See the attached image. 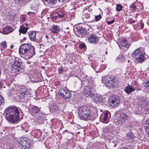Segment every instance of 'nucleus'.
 I'll list each match as a JSON object with an SVG mask.
<instances>
[{
    "label": "nucleus",
    "mask_w": 149,
    "mask_h": 149,
    "mask_svg": "<svg viewBox=\"0 0 149 149\" xmlns=\"http://www.w3.org/2000/svg\"><path fill=\"white\" fill-rule=\"evenodd\" d=\"M20 108L16 107H7L5 111L6 117L8 121L13 123L19 121Z\"/></svg>",
    "instance_id": "f257e3e1"
},
{
    "label": "nucleus",
    "mask_w": 149,
    "mask_h": 149,
    "mask_svg": "<svg viewBox=\"0 0 149 149\" xmlns=\"http://www.w3.org/2000/svg\"><path fill=\"white\" fill-rule=\"evenodd\" d=\"M19 51L21 56L27 57L29 58H32L35 54L34 47L29 44H22L19 48Z\"/></svg>",
    "instance_id": "f03ea898"
},
{
    "label": "nucleus",
    "mask_w": 149,
    "mask_h": 149,
    "mask_svg": "<svg viewBox=\"0 0 149 149\" xmlns=\"http://www.w3.org/2000/svg\"><path fill=\"white\" fill-rule=\"evenodd\" d=\"M90 113L89 109L86 106L80 108L78 112L79 116L80 118L85 120L91 119V116Z\"/></svg>",
    "instance_id": "7ed1b4c3"
},
{
    "label": "nucleus",
    "mask_w": 149,
    "mask_h": 149,
    "mask_svg": "<svg viewBox=\"0 0 149 149\" xmlns=\"http://www.w3.org/2000/svg\"><path fill=\"white\" fill-rule=\"evenodd\" d=\"M28 139L26 137L21 138L18 140V147L21 149H29L30 144Z\"/></svg>",
    "instance_id": "20e7f679"
},
{
    "label": "nucleus",
    "mask_w": 149,
    "mask_h": 149,
    "mask_svg": "<svg viewBox=\"0 0 149 149\" xmlns=\"http://www.w3.org/2000/svg\"><path fill=\"white\" fill-rule=\"evenodd\" d=\"M132 57L135 58L138 62L141 63L144 61V57L142 52L140 50V49H136L132 54Z\"/></svg>",
    "instance_id": "39448f33"
},
{
    "label": "nucleus",
    "mask_w": 149,
    "mask_h": 149,
    "mask_svg": "<svg viewBox=\"0 0 149 149\" xmlns=\"http://www.w3.org/2000/svg\"><path fill=\"white\" fill-rule=\"evenodd\" d=\"M28 89L24 86H21L18 96L21 99H25L29 94Z\"/></svg>",
    "instance_id": "423d86ee"
},
{
    "label": "nucleus",
    "mask_w": 149,
    "mask_h": 149,
    "mask_svg": "<svg viewBox=\"0 0 149 149\" xmlns=\"http://www.w3.org/2000/svg\"><path fill=\"white\" fill-rule=\"evenodd\" d=\"M21 60L18 58H16L15 59L13 64V70H16V72H21L22 70V68L20 67V65L21 64Z\"/></svg>",
    "instance_id": "0eeeda50"
},
{
    "label": "nucleus",
    "mask_w": 149,
    "mask_h": 149,
    "mask_svg": "<svg viewBox=\"0 0 149 149\" xmlns=\"http://www.w3.org/2000/svg\"><path fill=\"white\" fill-rule=\"evenodd\" d=\"M95 91V89L93 87H91L90 86H86L84 90V94L86 97H92V94Z\"/></svg>",
    "instance_id": "6e6552de"
},
{
    "label": "nucleus",
    "mask_w": 149,
    "mask_h": 149,
    "mask_svg": "<svg viewBox=\"0 0 149 149\" xmlns=\"http://www.w3.org/2000/svg\"><path fill=\"white\" fill-rule=\"evenodd\" d=\"M110 100L111 102L110 104L112 107H116L119 106L120 102V99L117 95L113 96Z\"/></svg>",
    "instance_id": "1a4fd4ad"
},
{
    "label": "nucleus",
    "mask_w": 149,
    "mask_h": 149,
    "mask_svg": "<svg viewBox=\"0 0 149 149\" xmlns=\"http://www.w3.org/2000/svg\"><path fill=\"white\" fill-rule=\"evenodd\" d=\"M58 94L61 97H63L65 99L69 98L71 96V93L68 90L63 89H60Z\"/></svg>",
    "instance_id": "9d476101"
},
{
    "label": "nucleus",
    "mask_w": 149,
    "mask_h": 149,
    "mask_svg": "<svg viewBox=\"0 0 149 149\" xmlns=\"http://www.w3.org/2000/svg\"><path fill=\"white\" fill-rule=\"evenodd\" d=\"M36 32L35 31H31L29 34V37L30 39L32 41H35L39 43L41 42L42 36H40L38 38V37H36Z\"/></svg>",
    "instance_id": "9b49d317"
},
{
    "label": "nucleus",
    "mask_w": 149,
    "mask_h": 149,
    "mask_svg": "<svg viewBox=\"0 0 149 149\" xmlns=\"http://www.w3.org/2000/svg\"><path fill=\"white\" fill-rule=\"evenodd\" d=\"M102 81L108 86L111 87L115 86L113 79L105 77H102Z\"/></svg>",
    "instance_id": "f8f14e48"
},
{
    "label": "nucleus",
    "mask_w": 149,
    "mask_h": 149,
    "mask_svg": "<svg viewBox=\"0 0 149 149\" xmlns=\"http://www.w3.org/2000/svg\"><path fill=\"white\" fill-rule=\"evenodd\" d=\"M99 40L98 37L94 34L90 35L88 38L89 42L93 44H96L98 42Z\"/></svg>",
    "instance_id": "ddd939ff"
},
{
    "label": "nucleus",
    "mask_w": 149,
    "mask_h": 149,
    "mask_svg": "<svg viewBox=\"0 0 149 149\" xmlns=\"http://www.w3.org/2000/svg\"><path fill=\"white\" fill-rule=\"evenodd\" d=\"M128 118L127 115L125 113H122L120 114L118 120V123L120 125L122 124Z\"/></svg>",
    "instance_id": "4468645a"
},
{
    "label": "nucleus",
    "mask_w": 149,
    "mask_h": 149,
    "mask_svg": "<svg viewBox=\"0 0 149 149\" xmlns=\"http://www.w3.org/2000/svg\"><path fill=\"white\" fill-rule=\"evenodd\" d=\"M91 97L93 100L94 102L97 104H100V102H101L100 97L97 94L93 93L92 94V97Z\"/></svg>",
    "instance_id": "2eb2a0df"
},
{
    "label": "nucleus",
    "mask_w": 149,
    "mask_h": 149,
    "mask_svg": "<svg viewBox=\"0 0 149 149\" xmlns=\"http://www.w3.org/2000/svg\"><path fill=\"white\" fill-rule=\"evenodd\" d=\"M76 29L77 31L83 35H85L87 33V31L84 28L80 26H78L77 27Z\"/></svg>",
    "instance_id": "dca6fc26"
},
{
    "label": "nucleus",
    "mask_w": 149,
    "mask_h": 149,
    "mask_svg": "<svg viewBox=\"0 0 149 149\" xmlns=\"http://www.w3.org/2000/svg\"><path fill=\"white\" fill-rule=\"evenodd\" d=\"M53 17L54 19L59 17L62 18L64 17V13L62 12H60L58 13H55L53 15Z\"/></svg>",
    "instance_id": "f3484780"
},
{
    "label": "nucleus",
    "mask_w": 149,
    "mask_h": 149,
    "mask_svg": "<svg viewBox=\"0 0 149 149\" xmlns=\"http://www.w3.org/2000/svg\"><path fill=\"white\" fill-rule=\"evenodd\" d=\"M135 90V89L132 87V86L129 85L125 88L124 91L126 93L130 94L131 92L134 91Z\"/></svg>",
    "instance_id": "a211bd4d"
},
{
    "label": "nucleus",
    "mask_w": 149,
    "mask_h": 149,
    "mask_svg": "<svg viewBox=\"0 0 149 149\" xmlns=\"http://www.w3.org/2000/svg\"><path fill=\"white\" fill-rule=\"evenodd\" d=\"M90 12L87 10H84L83 12V19H87L90 17V15L89 13Z\"/></svg>",
    "instance_id": "6ab92c4d"
},
{
    "label": "nucleus",
    "mask_w": 149,
    "mask_h": 149,
    "mask_svg": "<svg viewBox=\"0 0 149 149\" xmlns=\"http://www.w3.org/2000/svg\"><path fill=\"white\" fill-rule=\"evenodd\" d=\"M3 33L8 34L12 31V29L9 26H6L3 29Z\"/></svg>",
    "instance_id": "aec40b11"
},
{
    "label": "nucleus",
    "mask_w": 149,
    "mask_h": 149,
    "mask_svg": "<svg viewBox=\"0 0 149 149\" xmlns=\"http://www.w3.org/2000/svg\"><path fill=\"white\" fill-rule=\"evenodd\" d=\"M59 27L57 25H54L51 29V32L54 33H57L59 31Z\"/></svg>",
    "instance_id": "412c9836"
},
{
    "label": "nucleus",
    "mask_w": 149,
    "mask_h": 149,
    "mask_svg": "<svg viewBox=\"0 0 149 149\" xmlns=\"http://www.w3.org/2000/svg\"><path fill=\"white\" fill-rule=\"evenodd\" d=\"M145 127L146 131V133L149 136V119L145 121Z\"/></svg>",
    "instance_id": "4be33fe9"
},
{
    "label": "nucleus",
    "mask_w": 149,
    "mask_h": 149,
    "mask_svg": "<svg viewBox=\"0 0 149 149\" xmlns=\"http://www.w3.org/2000/svg\"><path fill=\"white\" fill-rule=\"evenodd\" d=\"M29 29V28L28 27L21 26H20V28L19 30V32L21 33L25 34L27 32Z\"/></svg>",
    "instance_id": "5701e85b"
},
{
    "label": "nucleus",
    "mask_w": 149,
    "mask_h": 149,
    "mask_svg": "<svg viewBox=\"0 0 149 149\" xmlns=\"http://www.w3.org/2000/svg\"><path fill=\"white\" fill-rule=\"evenodd\" d=\"M120 43L122 46L127 48H128L130 45L129 44L127 43L126 40L125 39L121 40Z\"/></svg>",
    "instance_id": "b1692460"
},
{
    "label": "nucleus",
    "mask_w": 149,
    "mask_h": 149,
    "mask_svg": "<svg viewBox=\"0 0 149 149\" xmlns=\"http://www.w3.org/2000/svg\"><path fill=\"white\" fill-rule=\"evenodd\" d=\"M108 112H106L104 114L102 120V122L104 123H107L109 122V119H108Z\"/></svg>",
    "instance_id": "393cba45"
},
{
    "label": "nucleus",
    "mask_w": 149,
    "mask_h": 149,
    "mask_svg": "<svg viewBox=\"0 0 149 149\" xmlns=\"http://www.w3.org/2000/svg\"><path fill=\"white\" fill-rule=\"evenodd\" d=\"M32 112L35 114H38L40 112V110L36 106H33L31 108Z\"/></svg>",
    "instance_id": "a878e982"
},
{
    "label": "nucleus",
    "mask_w": 149,
    "mask_h": 149,
    "mask_svg": "<svg viewBox=\"0 0 149 149\" xmlns=\"http://www.w3.org/2000/svg\"><path fill=\"white\" fill-rule=\"evenodd\" d=\"M21 86L19 85H15V87L12 88V90L13 91V92H15V93H19L20 90Z\"/></svg>",
    "instance_id": "bb28decb"
},
{
    "label": "nucleus",
    "mask_w": 149,
    "mask_h": 149,
    "mask_svg": "<svg viewBox=\"0 0 149 149\" xmlns=\"http://www.w3.org/2000/svg\"><path fill=\"white\" fill-rule=\"evenodd\" d=\"M117 59H119L122 62H123L125 61L124 56L122 55H119L117 58Z\"/></svg>",
    "instance_id": "cd10ccee"
},
{
    "label": "nucleus",
    "mask_w": 149,
    "mask_h": 149,
    "mask_svg": "<svg viewBox=\"0 0 149 149\" xmlns=\"http://www.w3.org/2000/svg\"><path fill=\"white\" fill-rule=\"evenodd\" d=\"M127 137L129 139H132L134 138V135L131 132H128L127 134Z\"/></svg>",
    "instance_id": "c85d7f7f"
},
{
    "label": "nucleus",
    "mask_w": 149,
    "mask_h": 149,
    "mask_svg": "<svg viewBox=\"0 0 149 149\" xmlns=\"http://www.w3.org/2000/svg\"><path fill=\"white\" fill-rule=\"evenodd\" d=\"M16 3L20 4H24L27 2L28 0H15Z\"/></svg>",
    "instance_id": "c756f323"
},
{
    "label": "nucleus",
    "mask_w": 149,
    "mask_h": 149,
    "mask_svg": "<svg viewBox=\"0 0 149 149\" xmlns=\"http://www.w3.org/2000/svg\"><path fill=\"white\" fill-rule=\"evenodd\" d=\"M1 50L2 51L6 47V43L5 42H3L1 43Z\"/></svg>",
    "instance_id": "7c9ffc66"
},
{
    "label": "nucleus",
    "mask_w": 149,
    "mask_h": 149,
    "mask_svg": "<svg viewBox=\"0 0 149 149\" xmlns=\"http://www.w3.org/2000/svg\"><path fill=\"white\" fill-rule=\"evenodd\" d=\"M122 8V6L120 4H117L116 7V10L119 11H120Z\"/></svg>",
    "instance_id": "2f4dec72"
},
{
    "label": "nucleus",
    "mask_w": 149,
    "mask_h": 149,
    "mask_svg": "<svg viewBox=\"0 0 149 149\" xmlns=\"http://www.w3.org/2000/svg\"><path fill=\"white\" fill-rule=\"evenodd\" d=\"M4 102L3 97L0 95V106L4 104Z\"/></svg>",
    "instance_id": "473e14b6"
},
{
    "label": "nucleus",
    "mask_w": 149,
    "mask_h": 149,
    "mask_svg": "<svg viewBox=\"0 0 149 149\" xmlns=\"http://www.w3.org/2000/svg\"><path fill=\"white\" fill-rule=\"evenodd\" d=\"M101 18V16L99 15H98L95 16V19L96 21H97L99 20Z\"/></svg>",
    "instance_id": "72a5a7b5"
},
{
    "label": "nucleus",
    "mask_w": 149,
    "mask_h": 149,
    "mask_svg": "<svg viewBox=\"0 0 149 149\" xmlns=\"http://www.w3.org/2000/svg\"><path fill=\"white\" fill-rule=\"evenodd\" d=\"M130 7L131 9V10H136V7L135 5H134V4L132 3L130 6Z\"/></svg>",
    "instance_id": "f704fd0d"
},
{
    "label": "nucleus",
    "mask_w": 149,
    "mask_h": 149,
    "mask_svg": "<svg viewBox=\"0 0 149 149\" xmlns=\"http://www.w3.org/2000/svg\"><path fill=\"white\" fill-rule=\"evenodd\" d=\"M144 86L145 87H148L149 86V80L147 81V82L145 81L144 82L143 84Z\"/></svg>",
    "instance_id": "c9c22d12"
},
{
    "label": "nucleus",
    "mask_w": 149,
    "mask_h": 149,
    "mask_svg": "<svg viewBox=\"0 0 149 149\" xmlns=\"http://www.w3.org/2000/svg\"><path fill=\"white\" fill-rule=\"evenodd\" d=\"M8 19H10L11 20H12L13 19V15H12L8 13Z\"/></svg>",
    "instance_id": "e433bc0d"
},
{
    "label": "nucleus",
    "mask_w": 149,
    "mask_h": 149,
    "mask_svg": "<svg viewBox=\"0 0 149 149\" xmlns=\"http://www.w3.org/2000/svg\"><path fill=\"white\" fill-rule=\"evenodd\" d=\"M45 1H48V3L50 4H54L56 3V2H55L53 3V2H52L51 0H44Z\"/></svg>",
    "instance_id": "4c0bfd02"
},
{
    "label": "nucleus",
    "mask_w": 149,
    "mask_h": 149,
    "mask_svg": "<svg viewBox=\"0 0 149 149\" xmlns=\"http://www.w3.org/2000/svg\"><path fill=\"white\" fill-rule=\"evenodd\" d=\"M79 47L80 49L84 48L85 47V45L84 44H81L79 45Z\"/></svg>",
    "instance_id": "58836bf2"
},
{
    "label": "nucleus",
    "mask_w": 149,
    "mask_h": 149,
    "mask_svg": "<svg viewBox=\"0 0 149 149\" xmlns=\"http://www.w3.org/2000/svg\"><path fill=\"white\" fill-rule=\"evenodd\" d=\"M114 22V20L113 19L112 20H111V21H107V23L108 24H112Z\"/></svg>",
    "instance_id": "ea45409f"
},
{
    "label": "nucleus",
    "mask_w": 149,
    "mask_h": 149,
    "mask_svg": "<svg viewBox=\"0 0 149 149\" xmlns=\"http://www.w3.org/2000/svg\"><path fill=\"white\" fill-rule=\"evenodd\" d=\"M103 131L104 133H107L109 131L108 129L107 128H104L103 129Z\"/></svg>",
    "instance_id": "a19ab883"
},
{
    "label": "nucleus",
    "mask_w": 149,
    "mask_h": 149,
    "mask_svg": "<svg viewBox=\"0 0 149 149\" xmlns=\"http://www.w3.org/2000/svg\"><path fill=\"white\" fill-rule=\"evenodd\" d=\"M63 69L62 68H59L58 70V72L59 73H61L63 72Z\"/></svg>",
    "instance_id": "79ce46f5"
},
{
    "label": "nucleus",
    "mask_w": 149,
    "mask_h": 149,
    "mask_svg": "<svg viewBox=\"0 0 149 149\" xmlns=\"http://www.w3.org/2000/svg\"><path fill=\"white\" fill-rule=\"evenodd\" d=\"M26 20V18L25 17H23L22 18V20L23 22H24Z\"/></svg>",
    "instance_id": "37998d69"
},
{
    "label": "nucleus",
    "mask_w": 149,
    "mask_h": 149,
    "mask_svg": "<svg viewBox=\"0 0 149 149\" xmlns=\"http://www.w3.org/2000/svg\"><path fill=\"white\" fill-rule=\"evenodd\" d=\"M3 81H0V87L2 86H3Z\"/></svg>",
    "instance_id": "c03bdc74"
},
{
    "label": "nucleus",
    "mask_w": 149,
    "mask_h": 149,
    "mask_svg": "<svg viewBox=\"0 0 149 149\" xmlns=\"http://www.w3.org/2000/svg\"><path fill=\"white\" fill-rule=\"evenodd\" d=\"M144 25L143 24V23H141V27L142 28H143V27Z\"/></svg>",
    "instance_id": "a18cd8bd"
},
{
    "label": "nucleus",
    "mask_w": 149,
    "mask_h": 149,
    "mask_svg": "<svg viewBox=\"0 0 149 149\" xmlns=\"http://www.w3.org/2000/svg\"><path fill=\"white\" fill-rule=\"evenodd\" d=\"M52 2H53V3L55 2H56V1L57 0H51Z\"/></svg>",
    "instance_id": "49530a36"
},
{
    "label": "nucleus",
    "mask_w": 149,
    "mask_h": 149,
    "mask_svg": "<svg viewBox=\"0 0 149 149\" xmlns=\"http://www.w3.org/2000/svg\"><path fill=\"white\" fill-rule=\"evenodd\" d=\"M31 13H33V14L34 13H33V12H28V15H29V14H31Z\"/></svg>",
    "instance_id": "de8ad7c7"
},
{
    "label": "nucleus",
    "mask_w": 149,
    "mask_h": 149,
    "mask_svg": "<svg viewBox=\"0 0 149 149\" xmlns=\"http://www.w3.org/2000/svg\"><path fill=\"white\" fill-rule=\"evenodd\" d=\"M38 119H40L41 118V117L40 116H38V118H37Z\"/></svg>",
    "instance_id": "09e8293b"
},
{
    "label": "nucleus",
    "mask_w": 149,
    "mask_h": 149,
    "mask_svg": "<svg viewBox=\"0 0 149 149\" xmlns=\"http://www.w3.org/2000/svg\"><path fill=\"white\" fill-rule=\"evenodd\" d=\"M67 46H68V45H65V48H66L67 47Z\"/></svg>",
    "instance_id": "8fccbe9b"
},
{
    "label": "nucleus",
    "mask_w": 149,
    "mask_h": 149,
    "mask_svg": "<svg viewBox=\"0 0 149 149\" xmlns=\"http://www.w3.org/2000/svg\"><path fill=\"white\" fill-rule=\"evenodd\" d=\"M46 37L47 39L48 38V36L47 35L46 36Z\"/></svg>",
    "instance_id": "3c124183"
},
{
    "label": "nucleus",
    "mask_w": 149,
    "mask_h": 149,
    "mask_svg": "<svg viewBox=\"0 0 149 149\" xmlns=\"http://www.w3.org/2000/svg\"><path fill=\"white\" fill-rule=\"evenodd\" d=\"M28 25H28V24H26V26H28Z\"/></svg>",
    "instance_id": "603ef678"
},
{
    "label": "nucleus",
    "mask_w": 149,
    "mask_h": 149,
    "mask_svg": "<svg viewBox=\"0 0 149 149\" xmlns=\"http://www.w3.org/2000/svg\"><path fill=\"white\" fill-rule=\"evenodd\" d=\"M16 70L15 71V72H16ZM22 72H17V73H19V72H22Z\"/></svg>",
    "instance_id": "864d4df0"
},
{
    "label": "nucleus",
    "mask_w": 149,
    "mask_h": 149,
    "mask_svg": "<svg viewBox=\"0 0 149 149\" xmlns=\"http://www.w3.org/2000/svg\"><path fill=\"white\" fill-rule=\"evenodd\" d=\"M69 29V27H67V28H66V29Z\"/></svg>",
    "instance_id": "5fc2aeb1"
},
{
    "label": "nucleus",
    "mask_w": 149,
    "mask_h": 149,
    "mask_svg": "<svg viewBox=\"0 0 149 149\" xmlns=\"http://www.w3.org/2000/svg\"><path fill=\"white\" fill-rule=\"evenodd\" d=\"M148 88H149V86H148V87H146Z\"/></svg>",
    "instance_id": "6e6d98bb"
},
{
    "label": "nucleus",
    "mask_w": 149,
    "mask_h": 149,
    "mask_svg": "<svg viewBox=\"0 0 149 149\" xmlns=\"http://www.w3.org/2000/svg\"><path fill=\"white\" fill-rule=\"evenodd\" d=\"M77 134H80V132H77Z\"/></svg>",
    "instance_id": "4d7b16f0"
},
{
    "label": "nucleus",
    "mask_w": 149,
    "mask_h": 149,
    "mask_svg": "<svg viewBox=\"0 0 149 149\" xmlns=\"http://www.w3.org/2000/svg\"><path fill=\"white\" fill-rule=\"evenodd\" d=\"M26 39V38H24V40H25V39Z\"/></svg>",
    "instance_id": "13d9d810"
},
{
    "label": "nucleus",
    "mask_w": 149,
    "mask_h": 149,
    "mask_svg": "<svg viewBox=\"0 0 149 149\" xmlns=\"http://www.w3.org/2000/svg\"><path fill=\"white\" fill-rule=\"evenodd\" d=\"M84 3H83V4ZM84 4H85L86 3V2H85L84 3Z\"/></svg>",
    "instance_id": "bf43d9fd"
}]
</instances>
